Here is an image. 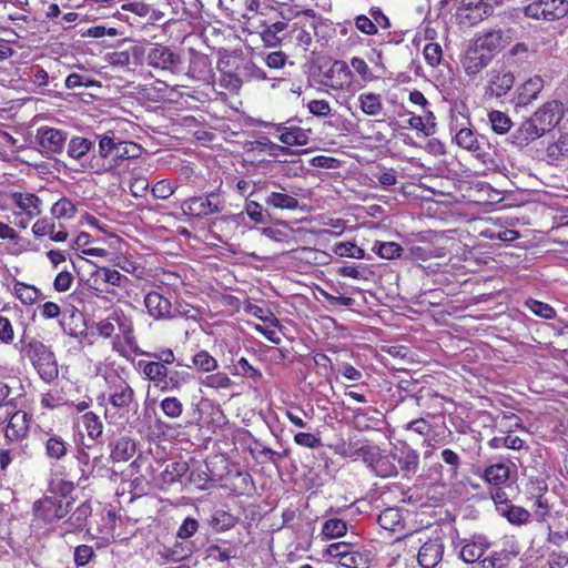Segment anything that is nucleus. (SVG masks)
Here are the masks:
<instances>
[{
    "mask_svg": "<svg viewBox=\"0 0 568 568\" xmlns=\"http://www.w3.org/2000/svg\"><path fill=\"white\" fill-rule=\"evenodd\" d=\"M98 155L108 164V170L114 169L129 159H136L141 155L142 148L131 141L122 140L113 131L97 134Z\"/></svg>",
    "mask_w": 568,
    "mask_h": 568,
    "instance_id": "1",
    "label": "nucleus"
},
{
    "mask_svg": "<svg viewBox=\"0 0 568 568\" xmlns=\"http://www.w3.org/2000/svg\"><path fill=\"white\" fill-rule=\"evenodd\" d=\"M108 388V402L112 410H105V418L114 423L116 417H125L133 408H136L135 392L132 386L119 374L112 373L105 377Z\"/></svg>",
    "mask_w": 568,
    "mask_h": 568,
    "instance_id": "2",
    "label": "nucleus"
},
{
    "mask_svg": "<svg viewBox=\"0 0 568 568\" xmlns=\"http://www.w3.org/2000/svg\"><path fill=\"white\" fill-rule=\"evenodd\" d=\"M20 343L22 344V351L32 361L40 377L47 383L54 381L59 375V369L53 352L36 338L28 341L26 336H22Z\"/></svg>",
    "mask_w": 568,
    "mask_h": 568,
    "instance_id": "3",
    "label": "nucleus"
},
{
    "mask_svg": "<svg viewBox=\"0 0 568 568\" xmlns=\"http://www.w3.org/2000/svg\"><path fill=\"white\" fill-rule=\"evenodd\" d=\"M224 210V201L220 193L209 192L205 195L191 196L181 203L184 215L196 220L219 214Z\"/></svg>",
    "mask_w": 568,
    "mask_h": 568,
    "instance_id": "4",
    "label": "nucleus"
},
{
    "mask_svg": "<svg viewBox=\"0 0 568 568\" xmlns=\"http://www.w3.org/2000/svg\"><path fill=\"white\" fill-rule=\"evenodd\" d=\"M524 13L531 19L555 21L564 18L568 13V1L539 0V2H529L524 8Z\"/></svg>",
    "mask_w": 568,
    "mask_h": 568,
    "instance_id": "5",
    "label": "nucleus"
},
{
    "mask_svg": "<svg viewBox=\"0 0 568 568\" xmlns=\"http://www.w3.org/2000/svg\"><path fill=\"white\" fill-rule=\"evenodd\" d=\"M72 500H64L58 497H45L34 503L33 510L37 517L47 523L63 521L72 510Z\"/></svg>",
    "mask_w": 568,
    "mask_h": 568,
    "instance_id": "6",
    "label": "nucleus"
},
{
    "mask_svg": "<svg viewBox=\"0 0 568 568\" xmlns=\"http://www.w3.org/2000/svg\"><path fill=\"white\" fill-rule=\"evenodd\" d=\"M514 83L515 75L506 67L491 68L486 73L485 95L499 99L511 90Z\"/></svg>",
    "mask_w": 568,
    "mask_h": 568,
    "instance_id": "7",
    "label": "nucleus"
},
{
    "mask_svg": "<svg viewBox=\"0 0 568 568\" xmlns=\"http://www.w3.org/2000/svg\"><path fill=\"white\" fill-rule=\"evenodd\" d=\"M455 141L458 146L469 151L475 158L481 161L486 160L488 143L484 136H479L474 130L469 128L460 129L455 135Z\"/></svg>",
    "mask_w": 568,
    "mask_h": 568,
    "instance_id": "8",
    "label": "nucleus"
},
{
    "mask_svg": "<svg viewBox=\"0 0 568 568\" xmlns=\"http://www.w3.org/2000/svg\"><path fill=\"white\" fill-rule=\"evenodd\" d=\"M531 118L546 133L564 120L562 104L558 101L547 102Z\"/></svg>",
    "mask_w": 568,
    "mask_h": 568,
    "instance_id": "9",
    "label": "nucleus"
},
{
    "mask_svg": "<svg viewBox=\"0 0 568 568\" xmlns=\"http://www.w3.org/2000/svg\"><path fill=\"white\" fill-rule=\"evenodd\" d=\"M494 7L490 0H463L458 16L468 21L469 24H476L484 18L491 16Z\"/></svg>",
    "mask_w": 568,
    "mask_h": 568,
    "instance_id": "10",
    "label": "nucleus"
},
{
    "mask_svg": "<svg viewBox=\"0 0 568 568\" xmlns=\"http://www.w3.org/2000/svg\"><path fill=\"white\" fill-rule=\"evenodd\" d=\"M39 145L45 154L60 153L65 144L67 134L54 128H40L37 133Z\"/></svg>",
    "mask_w": 568,
    "mask_h": 568,
    "instance_id": "11",
    "label": "nucleus"
},
{
    "mask_svg": "<svg viewBox=\"0 0 568 568\" xmlns=\"http://www.w3.org/2000/svg\"><path fill=\"white\" fill-rule=\"evenodd\" d=\"M146 60L149 65L162 70H173L181 61L178 54L162 44H155L149 51Z\"/></svg>",
    "mask_w": 568,
    "mask_h": 568,
    "instance_id": "12",
    "label": "nucleus"
},
{
    "mask_svg": "<svg viewBox=\"0 0 568 568\" xmlns=\"http://www.w3.org/2000/svg\"><path fill=\"white\" fill-rule=\"evenodd\" d=\"M12 409L13 408L10 406V416L8 417L9 422L6 428V438L9 442H20L28 435L29 418L26 412H12Z\"/></svg>",
    "mask_w": 568,
    "mask_h": 568,
    "instance_id": "13",
    "label": "nucleus"
},
{
    "mask_svg": "<svg viewBox=\"0 0 568 568\" xmlns=\"http://www.w3.org/2000/svg\"><path fill=\"white\" fill-rule=\"evenodd\" d=\"M91 514L92 507L89 500L81 503L75 508L72 507V510L63 521L65 527L64 534H74L83 530Z\"/></svg>",
    "mask_w": 568,
    "mask_h": 568,
    "instance_id": "14",
    "label": "nucleus"
},
{
    "mask_svg": "<svg viewBox=\"0 0 568 568\" xmlns=\"http://www.w3.org/2000/svg\"><path fill=\"white\" fill-rule=\"evenodd\" d=\"M305 14L310 16L312 20L308 23H301L295 22L291 26V29L288 30V40H294L297 45L302 47L303 50H307L308 47L312 43V36L311 32L306 29L307 27L310 29L315 30L316 29V21H315V13L312 9H308L304 11Z\"/></svg>",
    "mask_w": 568,
    "mask_h": 568,
    "instance_id": "15",
    "label": "nucleus"
},
{
    "mask_svg": "<svg viewBox=\"0 0 568 568\" xmlns=\"http://www.w3.org/2000/svg\"><path fill=\"white\" fill-rule=\"evenodd\" d=\"M490 54L480 51L474 45V48H470L466 52L462 64L465 73L469 77H474L483 71L490 63Z\"/></svg>",
    "mask_w": 568,
    "mask_h": 568,
    "instance_id": "16",
    "label": "nucleus"
},
{
    "mask_svg": "<svg viewBox=\"0 0 568 568\" xmlns=\"http://www.w3.org/2000/svg\"><path fill=\"white\" fill-rule=\"evenodd\" d=\"M144 305L149 314L155 320L171 317V302L158 292H150L144 297Z\"/></svg>",
    "mask_w": 568,
    "mask_h": 568,
    "instance_id": "17",
    "label": "nucleus"
},
{
    "mask_svg": "<svg viewBox=\"0 0 568 568\" xmlns=\"http://www.w3.org/2000/svg\"><path fill=\"white\" fill-rule=\"evenodd\" d=\"M443 544L438 539L426 541L418 551V562L424 568H434L442 559Z\"/></svg>",
    "mask_w": 568,
    "mask_h": 568,
    "instance_id": "18",
    "label": "nucleus"
},
{
    "mask_svg": "<svg viewBox=\"0 0 568 568\" xmlns=\"http://www.w3.org/2000/svg\"><path fill=\"white\" fill-rule=\"evenodd\" d=\"M545 132L532 118L525 120L513 134V143L518 146L528 145L531 141L544 135Z\"/></svg>",
    "mask_w": 568,
    "mask_h": 568,
    "instance_id": "19",
    "label": "nucleus"
},
{
    "mask_svg": "<svg viewBox=\"0 0 568 568\" xmlns=\"http://www.w3.org/2000/svg\"><path fill=\"white\" fill-rule=\"evenodd\" d=\"M506 43L507 40L501 30H490L477 37L474 45L491 55L493 52L500 50Z\"/></svg>",
    "mask_w": 568,
    "mask_h": 568,
    "instance_id": "20",
    "label": "nucleus"
},
{
    "mask_svg": "<svg viewBox=\"0 0 568 568\" xmlns=\"http://www.w3.org/2000/svg\"><path fill=\"white\" fill-rule=\"evenodd\" d=\"M13 203L27 215L28 221L41 214L42 201L36 194L16 192Z\"/></svg>",
    "mask_w": 568,
    "mask_h": 568,
    "instance_id": "21",
    "label": "nucleus"
},
{
    "mask_svg": "<svg viewBox=\"0 0 568 568\" xmlns=\"http://www.w3.org/2000/svg\"><path fill=\"white\" fill-rule=\"evenodd\" d=\"M544 88V80L536 75L528 79L518 90L517 105H527Z\"/></svg>",
    "mask_w": 568,
    "mask_h": 568,
    "instance_id": "22",
    "label": "nucleus"
},
{
    "mask_svg": "<svg viewBox=\"0 0 568 568\" xmlns=\"http://www.w3.org/2000/svg\"><path fill=\"white\" fill-rule=\"evenodd\" d=\"M284 191L285 190L282 187V192H271L267 194L264 199L265 204L280 210L294 211L298 209V200Z\"/></svg>",
    "mask_w": 568,
    "mask_h": 568,
    "instance_id": "23",
    "label": "nucleus"
},
{
    "mask_svg": "<svg viewBox=\"0 0 568 568\" xmlns=\"http://www.w3.org/2000/svg\"><path fill=\"white\" fill-rule=\"evenodd\" d=\"M277 131L281 132L278 139L286 145H306L308 143V133L306 130L298 126H280Z\"/></svg>",
    "mask_w": 568,
    "mask_h": 568,
    "instance_id": "24",
    "label": "nucleus"
},
{
    "mask_svg": "<svg viewBox=\"0 0 568 568\" xmlns=\"http://www.w3.org/2000/svg\"><path fill=\"white\" fill-rule=\"evenodd\" d=\"M394 459L400 466V469L406 474H415L419 465V455L417 452L408 446L399 449V453L394 456Z\"/></svg>",
    "mask_w": 568,
    "mask_h": 568,
    "instance_id": "25",
    "label": "nucleus"
},
{
    "mask_svg": "<svg viewBox=\"0 0 568 568\" xmlns=\"http://www.w3.org/2000/svg\"><path fill=\"white\" fill-rule=\"evenodd\" d=\"M487 547L488 545L481 541L465 540L459 550V556L465 562L473 564L483 557Z\"/></svg>",
    "mask_w": 568,
    "mask_h": 568,
    "instance_id": "26",
    "label": "nucleus"
},
{
    "mask_svg": "<svg viewBox=\"0 0 568 568\" xmlns=\"http://www.w3.org/2000/svg\"><path fill=\"white\" fill-rule=\"evenodd\" d=\"M499 514L513 525L527 524L531 517L527 509L511 504L499 506Z\"/></svg>",
    "mask_w": 568,
    "mask_h": 568,
    "instance_id": "27",
    "label": "nucleus"
},
{
    "mask_svg": "<svg viewBox=\"0 0 568 568\" xmlns=\"http://www.w3.org/2000/svg\"><path fill=\"white\" fill-rule=\"evenodd\" d=\"M359 108L366 115H377L383 110L382 98L379 94L367 92L358 97Z\"/></svg>",
    "mask_w": 568,
    "mask_h": 568,
    "instance_id": "28",
    "label": "nucleus"
},
{
    "mask_svg": "<svg viewBox=\"0 0 568 568\" xmlns=\"http://www.w3.org/2000/svg\"><path fill=\"white\" fill-rule=\"evenodd\" d=\"M139 365L142 367L144 376L154 384L169 374L168 366L156 359L152 362L140 361Z\"/></svg>",
    "mask_w": 568,
    "mask_h": 568,
    "instance_id": "29",
    "label": "nucleus"
},
{
    "mask_svg": "<svg viewBox=\"0 0 568 568\" xmlns=\"http://www.w3.org/2000/svg\"><path fill=\"white\" fill-rule=\"evenodd\" d=\"M93 148V143L82 136H74L68 144V155L74 160H81Z\"/></svg>",
    "mask_w": 568,
    "mask_h": 568,
    "instance_id": "30",
    "label": "nucleus"
},
{
    "mask_svg": "<svg viewBox=\"0 0 568 568\" xmlns=\"http://www.w3.org/2000/svg\"><path fill=\"white\" fill-rule=\"evenodd\" d=\"M402 515L397 508L384 509L377 518L378 525L386 530L395 531L396 527L400 525Z\"/></svg>",
    "mask_w": 568,
    "mask_h": 568,
    "instance_id": "31",
    "label": "nucleus"
},
{
    "mask_svg": "<svg viewBox=\"0 0 568 568\" xmlns=\"http://www.w3.org/2000/svg\"><path fill=\"white\" fill-rule=\"evenodd\" d=\"M484 476L489 484L499 486L509 478V468L504 464H495L485 469Z\"/></svg>",
    "mask_w": 568,
    "mask_h": 568,
    "instance_id": "32",
    "label": "nucleus"
},
{
    "mask_svg": "<svg viewBox=\"0 0 568 568\" xmlns=\"http://www.w3.org/2000/svg\"><path fill=\"white\" fill-rule=\"evenodd\" d=\"M81 420L90 438L97 439L102 435L103 424L97 414L88 412L81 417Z\"/></svg>",
    "mask_w": 568,
    "mask_h": 568,
    "instance_id": "33",
    "label": "nucleus"
},
{
    "mask_svg": "<svg viewBox=\"0 0 568 568\" xmlns=\"http://www.w3.org/2000/svg\"><path fill=\"white\" fill-rule=\"evenodd\" d=\"M14 294L26 305L33 304L42 296L40 290L24 283H17L14 285Z\"/></svg>",
    "mask_w": 568,
    "mask_h": 568,
    "instance_id": "34",
    "label": "nucleus"
},
{
    "mask_svg": "<svg viewBox=\"0 0 568 568\" xmlns=\"http://www.w3.org/2000/svg\"><path fill=\"white\" fill-rule=\"evenodd\" d=\"M135 453V444L131 439L120 438L111 453V456L114 460H128L133 457Z\"/></svg>",
    "mask_w": 568,
    "mask_h": 568,
    "instance_id": "35",
    "label": "nucleus"
},
{
    "mask_svg": "<svg viewBox=\"0 0 568 568\" xmlns=\"http://www.w3.org/2000/svg\"><path fill=\"white\" fill-rule=\"evenodd\" d=\"M189 470L186 462H173L166 465L163 471V480L168 484H174L179 481Z\"/></svg>",
    "mask_w": 568,
    "mask_h": 568,
    "instance_id": "36",
    "label": "nucleus"
},
{
    "mask_svg": "<svg viewBox=\"0 0 568 568\" xmlns=\"http://www.w3.org/2000/svg\"><path fill=\"white\" fill-rule=\"evenodd\" d=\"M346 531H347L346 521L338 519V518H333V519L326 520L322 528V534L328 539L339 538V537L344 536L346 534Z\"/></svg>",
    "mask_w": 568,
    "mask_h": 568,
    "instance_id": "37",
    "label": "nucleus"
},
{
    "mask_svg": "<svg viewBox=\"0 0 568 568\" xmlns=\"http://www.w3.org/2000/svg\"><path fill=\"white\" fill-rule=\"evenodd\" d=\"M334 254L341 257L364 258L365 252L362 247L352 242L336 243L333 247Z\"/></svg>",
    "mask_w": 568,
    "mask_h": 568,
    "instance_id": "38",
    "label": "nucleus"
},
{
    "mask_svg": "<svg viewBox=\"0 0 568 568\" xmlns=\"http://www.w3.org/2000/svg\"><path fill=\"white\" fill-rule=\"evenodd\" d=\"M75 205L67 197L60 199L51 207V214L54 219H72L75 214Z\"/></svg>",
    "mask_w": 568,
    "mask_h": 568,
    "instance_id": "39",
    "label": "nucleus"
},
{
    "mask_svg": "<svg viewBox=\"0 0 568 568\" xmlns=\"http://www.w3.org/2000/svg\"><path fill=\"white\" fill-rule=\"evenodd\" d=\"M491 129L497 134H505L511 128V120L504 112L491 111L488 114Z\"/></svg>",
    "mask_w": 568,
    "mask_h": 568,
    "instance_id": "40",
    "label": "nucleus"
},
{
    "mask_svg": "<svg viewBox=\"0 0 568 568\" xmlns=\"http://www.w3.org/2000/svg\"><path fill=\"white\" fill-rule=\"evenodd\" d=\"M355 454L364 460L371 470L382 457L381 449L375 445H365L356 449Z\"/></svg>",
    "mask_w": 568,
    "mask_h": 568,
    "instance_id": "41",
    "label": "nucleus"
},
{
    "mask_svg": "<svg viewBox=\"0 0 568 568\" xmlns=\"http://www.w3.org/2000/svg\"><path fill=\"white\" fill-rule=\"evenodd\" d=\"M194 366L204 373L213 372L217 368V361L206 351H200L192 357Z\"/></svg>",
    "mask_w": 568,
    "mask_h": 568,
    "instance_id": "42",
    "label": "nucleus"
},
{
    "mask_svg": "<svg viewBox=\"0 0 568 568\" xmlns=\"http://www.w3.org/2000/svg\"><path fill=\"white\" fill-rule=\"evenodd\" d=\"M345 568H368L369 556L352 549V551L343 558L342 565Z\"/></svg>",
    "mask_w": 568,
    "mask_h": 568,
    "instance_id": "43",
    "label": "nucleus"
},
{
    "mask_svg": "<svg viewBox=\"0 0 568 568\" xmlns=\"http://www.w3.org/2000/svg\"><path fill=\"white\" fill-rule=\"evenodd\" d=\"M526 306L537 316L545 320H552L556 317V311L547 303L529 298L526 301Z\"/></svg>",
    "mask_w": 568,
    "mask_h": 568,
    "instance_id": "44",
    "label": "nucleus"
},
{
    "mask_svg": "<svg viewBox=\"0 0 568 568\" xmlns=\"http://www.w3.org/2000/svg\"><path fill=\"white\" fill-rule=\"evenodd\" d=\"M161 410L169 418H179L183 413V404L176 397H165L160 403Z\"/></svg>",
    "mask_w": 568,
    "mask_h": 568,
    "instance_id": "45",
    "label": "nucleus"
},
{
    "mask_svg": "<svg viewBox=\"0 0 568 568\" xmlns=\"http://www.w3.org/2000/svg\"><path fill=\"white\" fill-rule=\"evenodd\" d=\"M509 559L506 551H495L489 557L479 560L478 564L479 568H506Z\"/></svg>",
    "mask_w": 568,
    "mask_h": 568,
    "instance_id": "46",
    "label": "nucleus"
},
{
    "mask_svg": "<svg viewBox=\"0 0 568 568\" xmlns=\"http://www.w3.org/2000/svg\"><path fill=\"white\" fill-rule=\"evenodd\" d=\"M47 455L60 459L67 454V444L60 436H51L45 443Z\"/></svg>",
    "mask_w": 568,
    "mask_h": 568,
    "instance_id": "47",
    "label": "nucleus"
},
{
    "mask_svg": "<svg viewBox=\"0 0 568 568\" xmlns=\"http://www.w3.org/2000/svg\"><path fill=\"white\" fill-rule=\"evenodd\" d=\"M337 274L345 277H352L355 280L367 281L372 272L365 266L358 265H344L338 268Z\"/></svg>",
    "mask_w": 568,
    "mask_h": 568,
    "instance_id": "48",
    "label": "nucleus"
},
{
    "mask_svg": "<svg viewBox=\"0 0 568 568\" xmlns=\"http://www.w3.org/2000/svg\"><path fill=\"white\" fill-rule=\"evenodd\" d=\"M123 278H126V277L123 276L116 270H112V268H109V267H100L95 272V281L101 280L102 282L111 284V285H114V286H120L121 285V281Z\"/></svg>",
    "mask_w": 568,
    "mask_h": 568,
    "instance_id": "49",
    "label": "nucleus"
},
{
    "mask_svg": "<svg viewBox=\"0 0 568 568\" xmlns=\"http://www.w3.org/2000/svg\"><path fill=\"white\" fill-rule=\"evenodd\" d=\"M207 555L210 558L224 562L230 560L231 558L236 557V549L234 547H222L220 545H211L207 548Z\"/></svg>",
    "mask_w": 568,
    "mask_h": 568,
    "instance_id": "50",
    "label": "nucleus"
},
{
    "mask_svg": "<svg viewBox=\"0 0 568 568\" xmlns=\"http://www.w3.org/2000/svg\"><path fill=\"white\" fill-rule=\"evenodd\" d=\"M372 471L379 477L387 478L393 477L397 475V468L396 466L389 460L388 457L383 456L378 460V463L375 465V467L372 469Z\"/></svg>",
    "mask_w": 568,
    "mask_h": 568,
    "instance_id": "51",
    "label": "nucleus"
},
{
    "mask_svg": "<svg viewBox=\"0 0 568 568\" xmlns=\"http://www.w3.org/2000/svg\"><path fill=\"white\" fill-rule=\"evenodd\" d=\"M202 384L211 388H229L232 385L231 378L225 373H215L203 379Z\"/></svg>",
    "mask_w": 568,
    "mask_h": 568,
    "instance_id": "52",
    "label": "nucleus"
},
{
    "mask_svg": "<svg viewBox=\"0 0 568 568\" xmlns=\"http://www.w3.org/2000/svg\"><path fill=\"white\" fill-rule=\"evenodd\" d=\"M354 547L351 544L346 542H334L331 544L327 549L326 554L336 559L339 565L343 562V558L348 555Z\"/></svg>",
    "mask_w": 568,
    "mask_h": 568,
    "instance_id": "53",
    "label": "nucleus"
},
{
    "mask_svg": "<svg viewBox=\"0 0 568 568\" xmlns=\"http://www.w3.org/2000/svg\"><path fill=\"white\" fill-rule=\"evenodd\" d=\"M176 190L168 180L158 181L151 189L152 195L160 200L169 199Z\"/></svg>",
    "mask_w": 568,
    "mask_h": 568,
    "instance_id": "54",
    "label": "nucleus"
},
{
    "mask_svg": "<svg viewBox=\"0 0 568 568\" xmlns=\"http://www.w3.org/2000/svg\"><path fill=\"white\" fill-rule=\"evenodd\" d=\"M403 248L395 242H383L378 245L376 253L382 258L393 260L400 256Z\"/></svg>",
    "mask_w": 568,
    "mask_h": 568,
    "instance_id": "55",
    "label": "nucleus"
},
{
    "mask_svg": "<svg viewBox=\"0 0 568 568\" xmlns=\"http://www.w3.org/2000/svg\"><path fill=\"white\" fill-rule=\"evenodd\" d=\"M424 58L427 61V63L432 67H436L442 61V47L438 43H427L424 48Z\"/></svg>",
    "mask_w": 568,
    "mask_h": 568,
    "instance_id": "56",
    "label": "nucleus"
},
{
    "mask_svg": "<svg viewBox=\"0 0 568 568\" xmlns=\"http://www.w3.org/2000/svg\"><path fill=\"white\" fill-rule=\"evenodd\" d=\"M440 457L445 464L449 466L450 476L457 477L458 468L460 466V457L454 450L446 448L440 453Z\"/></svg>",
    "mask_w": 568,
    "mask_h": 568,
    "instance_id": "57",
    "label": "nucleus"
},
{
    "mask_svg": "<svg viewBox=\"0 0 568 568\" xmlns=\"http://www.w3.org/2000/svg\"><path fill=\"white\" fill-rule=\"evenodd\" d=\"M294 442L303 447L315 449L322 446L321 438L311 433H297L294 436Z\"/></svg>",
    "mask_w": 568,
    "mask_h": 568,
    "instance_id": "58",
    "label": "nucleus"
},
{
    "mask_svg": "<svg viewBox=\"0 0 568 568\" xmlns=\"http://www.w3.org/2000/svg\"><path fill=\"white\" fill-rule=\"evenodd\" d=\"M52 491L60 495L63 499L68 497L75 488L73 480L57 479L51 483Z\"/></svg>",
    "mask_w": 568,
    "mask_h": 568,
    "instance_id": "59",
    "label": "nucleus"
},
{
    "mask_svg": "<svg viewBox=\"0 0 568 568\" xmlns=\"http://www.w3.org/2000/svg\"><path fill=\"white\" fill-rule=\"evenodd\" d=\"M197 528L199 523L194 518L187 517L179 527L176 536L181 539H189L197 531Z\"/></svg>",
    "mask_w": 568,
    "mask_h": 568,
    "instance_id": "60",
    "label": "nucleus"
},
{
    "mask_svg": "<svg viewBox=\"0 0 568 568\" xmlns=\"http://www.w3.org/2000/svg\"><path fill=\"white\" fill-rule=\"evenodd\" d=\"M308 111L318 118H326L331 114V106L325 100H312L307 104Z\"/></svg>",
    "mask_w": 568,
    "mask_h": 568,
    "instance_id": "61",
    "label": "nucleus"
},
{
    "mask_svg": "<svg viewBox=\"0 0 568 568\" xmlns=\"http://www.w3.org/2000/svg\"><path fill=\"white\" fill-rule=\"evenodd\" d=\"M93 556L94 551L91 546L80 545L74 550V562L79 567L84 566L92 559Z\"/></svg>",
    "mask_w": 568,
    "mask_h": 568,
    "instance_id": "62",
    "label": "nucleus"
},
{
    "mask_svg": "<svg viewBox=\"0 0 568 568\" xmlns=\"http://www.w3.org/2000/svg\"><path fill=\"white\" fill-rule=\"evenodd\" d=\"M261 38L265 47L268 48L280 47L286 41V34L276 36L267 27L261 32Z\"/></svg>",
    "mask_w": 568,
    "mask_h": 568,
    "instance_id": "63",
    "label": "nucleus"
},
{
    "mask_svg": "<svg viewBox=\"0 0 568 568\" xmlns=\"http://www.w3.org/2000/svg\"><path fill=\"white\" fill-rule=\"evenodd\" d=\"M54 230L55 224L53 222H49L47 219L38 220L32 226V232L37 237L45 235H49L51 237Z\"/></svg>",
    "mask_w": 568,
    "mask_h": 568,
    "instance_id": "64",
    "label": "nucleus"
}]
</instances>
